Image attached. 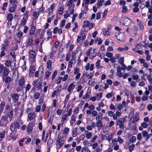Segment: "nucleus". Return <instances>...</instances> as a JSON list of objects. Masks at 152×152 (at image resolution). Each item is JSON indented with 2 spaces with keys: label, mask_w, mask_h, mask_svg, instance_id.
I'll return each instance as SVG.
<instances>
[{
  "label": "nucleus",
  "mask_w": 152,
  "mask_h": 152,
  "mask_svg": "<svg viewBox=\"0 0 152 152\" xmlns=\"http://www.w3.org/2000/svg\"><path fill=\"white\" fill-rule=\"evenodd\" d=\"M122 21L123 24L126 26H129L132 23L131 20L128 18L126 17L123 18Z\"/></svg>",
  "instance_id": "1"
},
{
  "label": "nucleus",
  "mask_w": 152,
  "mask_h": 152,
  "mask_svg": "<svg viewBox=\"0 0 152 152\" xmlns=\"http://www.w3.org/2000/svg\"><path fill=\"white\" fill-rule=\"evenodd\" d=\"M138 27L135 26L131 28V31L130 32V35L134 37L137 34V31Z\"/></svg>",
  "instance_id": "2"
},
{
  "label": "nucleus",
  "mask_w": 152,
  "mask_h": 152,
  "mask_svg": "<svg viewBox=\"0 0 152 152\" xmlns=\"http://www.w3.org/2000/svg\"><path fill=\"white\" fill-rule=\"evenodd\" d=\"M33 123H30L28 125L27 128V132L28 134H30L31 132L33 127Z\"/></svg>",
  "instance_id": "3"
},
{
  "label": "nucleus",
  "mask_w": 152,
  "mask_h": 152,
  "mask_svg": "<svg viewBox=\"0 0 152 152\" xmlns=\"http://www.w3.org/2000/svg\"><path fill=\"white\" fill-rule=\"evenodd\" d=\"M57 142L58 143L59 145L60 146L59 148H61L63 145L64 141V139L63 137L62 138H57Z\"/></svg>",
  "instance_id": "4"
},
{
  "label": "nucleus",
  "mask_w": 152,
  "mask_h": 152,
  "mask_svg": "<svg viewBox=\"0 0 152 152\" xmlns=\"http://www.w3.org/2000/svg\"><path fill=\"white\" fill-rule=\"evenodd\" d=\"M121 42H124L125 39V36L124 34H119L118 38H117Z\"/></svg>",
  "instance_id": "5"
},
{
  "label": "nucleus",
  "mask_w": 152,
  "mask_h": 152,
  "mask_svg": "<svg viewBox=\"0 0 152 152\" xmlns=\"http://www.w3.org/2000/svg\"><path fill=\"white\" fill-rule=\"evenodd\" d=\"M5 69H4L3 72V78L4 79V76H7L8 75V74L10 72V71L9 70V69L6 68L5 67Z\"/></svg>",
  "instance_id": "6"
},
{
  "label": "nucleus",
  "mask_w": 152,
  "mask_h": 152,
  "mask_svg": "<svg viewBox=\"0 0 152 152\" xmlns=\"http://www.w3.org/2000/svg\"><path fill=\"white\" fill-rule=\"evenodd\" d=\"M125 118L124 117L120 118L116 122V125H118L119 124H123L125 121Z\"/></svg>",
  "instance_id": "7"
},
{
  "label": "nucleus",
  "mask_w": 152,
  "mask_h": 152,
  "mask_svg": "<svg viewBox=\"0 0 152 152\" xmlns=\"http://www.w3.org/2000/svg\"><path fill=\"white\" fill-rule=\"evenodd\" d=\"M29 53L30 54V57L31 58L34 59L35 58L36 55V53L33 50H31L30 52Z\"/></svg>",
  "instance_id": "8"
},
{
  "label": "nucleus",
  "mask_w": 152,
  "mask_h": 152,
  "mask_svg": "<svg viewBox=\"0 0 152 152\" xmlns=\"http://www.w3.org/2000/svg\"><path fill=\"white\" fill-rule=\"evenodd\" d=\"M96 125L98 127H102V123L100 119H98V121L96 123Z\"/></svg>",
  "instance_id": "9"
},
{
  "label": "nucleus",
  "mask_w": 152,
  "mask_h": 152,
  "mask_svg": "<svg viewBox=\"0 0 152 152\" xmlns=\"http://www.w3.org/2000/svg\"><path fill=\"white\" fill-rule=\"evenodd\" d=\"M19 95L17 94H14L12 96V97L13 99L15 101L18 100L19 98Z\"/></svg>",
  "instance_id": "10"
},
{
  "label": "nucleus",
  "mask_w": 152,
  "mask_h": 152,
  "mask_svg": "<svg viewBox=\"0 0 152 152\" xmlns=\"http://www.w3.org/2000/svg\"><path fill=\"white\" fill-rule=\"evenodd\" d=\"M25 80L23 78H21L19 80L18 84L20 86H22L25 83Z\"/></svg>",
  "instance_id": "11"
},
{
  "label": "nucleus",
  "mask_w": 152,
  "mask_h": 152,
  "mask_svg": "<svg viewBox=\"0 0 152 152\" xmlns=\"http://www.w3.org/2000/svg\"><path fill=\"white\" fill-rule=\"evenodd\" d=\"M12 18L13 15L11 13H10L8 14L7 17V19L9 21H11L12 20Z\"/></svg>",
  "instance_id": "12"
},
{
  "label": "nucleus",
  "mask_w": 152,
  "mask_h": 152,
  "mask_svg": "<svg viewBox=\"0 0 152 152\" xmlns=\"http://www.w3.org/2000/svg\"><path fill=\"white\" fill-rule=\"evenodd\" d=\"M4 81L6 84H9L10 82L12 81V79L10 77H7L4 80Z\"/></svg>",
  "instance_id": "13"
},
{
  "label": "nucleus",
  "mask_w": 152,
  "mask_h": 152,
  "mask_svg": "<svg viewBox=\"0 0 152 152\" xmlns=\"http://www.w3.org/2000/svg\"><path fill=\"white\" fill-rule=\"evenodd\" d=\"M74 86H73V83L70 84L69 86L67 91L68 92L70 91L72 89H74Z\"/></svg>",
  "instance_id": "14"
},
{
  "label": "nucleus",
  "mask_w": 152,
  "mask_h": 152,
  "mask_svg": "<svg viewBox=\"0 0 152 152\" xmlns=\"http://www.w3.org/2000/svg\"><path fill=\"white\" fill-rule=\"evenodd\" d=\"M100 60H98L96 63V66L97 69H99L102 68V66L100 65Z\"/></svg>",
  "instance_id": "15"
},
{
  "label": "nucleus",
  "mask_w": 152,
  "mask_h": 152,
  "mask_svg": "<svg viewBox=\"0 0 152 152\" xmlns=\"http://www.w3.org/2000/svg\"><path fill=\"white\" fill-rule=\"evenodd\" d=\"M137 117H136V115H134V116L133 117L132 116L131 117V118H133V121H132L131 122V123H134L135 122L139 120V118H137Z\"/></svg>",
  "instance_id": "16"
},
{
  "label": "nucleus",
  "mask_w": 152,
  "mask_h": 152,
  "mask_svg": "<svg viewBox=\"0 0 152 152\" xmlns=\"http://www.w3.org/2000/svg\"><path fill=\"white\" fill-rule=\"evenodd\" d=\"M12 125H13L14 126H15V128H17L18 129H20L19 127V124L18 122H15L14 123H13L12 124Z\"/></svg>",
  "instance_id": "17"
},
{
  "label": "nucleus",
  "mask_w": 152,
  "mask_h": 152,
  "mask_svg": "<svg viewBox=\"0 0 152 152\" xmlns=\"http://www.w3.org/2000/svg\"><path fill=\"white\" fill-rule=\"evenodd\" d=\"M90 23L89 21L87 20L86 21H84V23L83 26V27L84 26H86V27H90L89 25L90 24Z\"/></svg>",
  "instance_id": "18"
},
{
  "label": "nucleus",
  "mask_w": 152,
  "mask_h": 152,
  "mask_svg": "<svg viewBox=\"0 0 152 152\" xmlns=\"http://www.w3.org/2000/svg\"><path fill=\"white\" fill-rule=\"evenodd\" d=\"M35 28H36L35 26H33L32 27H31V30L30 31V34L33 35L34 34Z\"/></svg>",
  "instance_id": "19"
},
{
  "label": "nucleus",
  "mask_w": 152,
  "mask_h": 152,
  "mask_svg": "<svg viewBox=\"0 0 152 152\" xmlns=\"http://www.w3.org/2000/svg\"><path fill=\"white\" fill-rule=\"evenodd\" d=\"M47 64V67L48 68H50L51 67L52 62L50 60L48 61Z\"/></svg>",
  "instance_id": "20"
},
{
  "label": "nucleus",
  "mask_w": 152,
  "mask_h": 152,
  "mask_svg": "<svg viewBox=\"0 0 152 152\" xmlns=\"http://www.w3.org/2000/svg\"><path fill=\"white\" fill-rule=\"evenodd\" d=\"M35 71V69H33V66H30L29 70L30 73L31 74H33L34 73Z\"/></svg>",
  "instance_id": "21"
},
{
  "label": "nucleus",
  "mask_w": 152,
  "mask_h": 152,
  "mask_svg": "<svg viewBox=\"0 0 152 152\" xmlns=\"http://www.w3.org/2000/svg\"><path fill=\"white\" fill-rule=\"evenodd\" d=\"M105 139L107 140L109 142H110L112 137H110L108 134H106L105 135Z\"/></svg>",
  "instance_id": "22"
},
{
  "label": "nucleus",
  "mask_w": 152,
  "mask_h": 152,
  "mask_svg": "<svg viewBox=\"0 0 152 152\" xmlns=\"http://www.w3.org/2000/svg\"><path fill=\"white\" fill-rule=\"evenodd\" d=\"M136 140V137L134 136H132V137L129 140V142H133L135 141Z\"/></svg>",
  "instance_id": "23"
},
{
  "label": "nucleus",
  "mask_w": 152,
  "mask_h": 152,
  "mask_svg": "<svg viewBox=\"0 0 152 152\" xmlns=\"http://www.w3.org/2000/svg\"><path fill=\"white\" fill-rule=\"evenodd\" d=\"M13 111L12 110H11L10 112H9V113L8 114V116L10 118H12L13 116Z\"/></svg>",
  "instance_id": "24"
},
{
  "label": "nucleus",
  "mask_w": 152,
  "mask_h": 152,
  "mask_svg": "<svg viewBox=\"0 0 152 152\" xmlns=\"http://www.w3.org/2000/svg\"><path fill=\"white\" fill-rule=\"evenodd\" d=\"M127 11V9L126 8V7L124 5L122 7V12L123 13H124L126 12Z\"/></svg>",
  "instance_id": "25"
},
{
  "label": "nucleus",
  "mask_w": 152,
  "mask_h": 152,
  "mask_svg": "<svg viewBox=\"0 0 152 152\" xmlns=\"http://www.w3.org/2000/svg\"><path fill=\"white\" fill-rule=\"evenodd\" d=\"M82 152H90V151L86 147L83 148L81 151Z\"/></svg>",
  "instance_id": "26"
},
{
  "label": "nucleus",
  "mask_w": 152,
  "mask_h": 152,
  "mask_svg": "<svg viewBox=\"0 0 152 152\" xmlns=\"http://www.w3.org/2000/svg\"><path fill=\"white\" fill-rule=\"evenodd\" d=\"M141 126L144 128H146L148 126V124L146 122H143L141 124Z\"/></svg>",
  "instance_id": "27"
},
{
  "label": "nucleus",
  "mask_w": 152,
  "mask_h": 152,
  "mask_svg": "<svg viewBox=\"0 0 152 152\" xmlns=\"http://www.w3.org/2000/svg\"><path fill=\"white\" fill-rule=\"evenodd\" d=\"M34 114L30 113L28 115V118L29 120H32L34 118Z\"/></svg>",
  "instance_id": "28"
},
{
  "label": "nucleus",
  "mask_w": 152,
  "mask_h": 152,
  "mask_svg": "<svg viewBox=\"0 0 152 152\" xmlns=\"http://www.w3.org/2000/svg\"><path fill=\"white\" fill-rule=\"evenodd\" d=\"M57 71L56 70L54 72L52 76V80H53L55 78L56 75H57Z\"/></svg>",
  "instance_id": "29"
},
{
  "label": "nucleus",
  "mask_w": 152,
  "mask_h": 152,
  "mask_svg": "<svg viewBox=\"0 0 152 152\" xmlns=\"http://www.w3.org/2000/svg\"><path fill=\"white\" fill-rule=\"evenodd\" d=\"M97 53L96 52L95 53H91V54H93V55H91L90 56V58L91 59H92L95 57L97 55Z\"/></svg>",
  "instance_id": "30"
},
{
  "label": "nucleus",
  "mask_w": 152,
  "mask_h": 152,
  "mask_svg": "<svg viewBox=\"0 0 152 152\" xmlns=\"http://www.w3.org/2000/svg\"><path fill=\"white\" fill-rule=\"evenodd\" d=\"M86 137L87 139H89L92 136V133L91 132H89L86 134Z\"/></svg>",
  "instance_id": "31"
},
{
  "label": "nucleus",
  "mask_w": 152,
  "mask_h": 152,
  "mask_svg": "<svg viewBox=\"0 0 152 152\" xmlns=\"http://www.w3.org/2000/svg\"><path fill=\"white\" fill-rule=\"evenodd\" d=\"M47 34H48V37L47 38V39L48 40L50 38H51L52 33L49 31H47Z\"/></svg>",
  "instance_id": "32"
},
{
  "label": "nucleus",
  "mask_w": 152,
  "mask_h": 152,
  "mask_svg": "<svg viewBox=\"0 0 152 152\" xmlns=\"http://www.w3.org/2000/svg\"><path fill=\"white\" fill-rule=\"evenodd\" d=\"M92 50V48H91L88 49V51L86 53V55L87 56H89L90 55L91 51Z\"/></svg>",
  "instance_id": "33"
},
{
  "label": "nucleus",
  "mask_w": 152,
  "mask_h": 152,
  "mask_svg": "<svg viewBox=\"0 0 152 152\" xmlns=\"http://www.w3.org/2000/svg\"><path fill=\"white\" fill-rule=\"evenodd\" d=\"M26 61H24V64L21 66V68L23 71H25L26 70Z\"/></svg>",
  "instance_id": "34"
},
{
  "label": "nucleus",
  "mask_w": 152,
  "mask_h": 152,
  "mask_svg": "<svg viewBox=\"0 0 152 152\" xmlns=\"http://www.w3.org/2000/svg\"><path fill=\"white\" fill-rule=\"evenodd\" d=\"M27 20L25 18H23V19L21 20V24L23 25H25L26 24Z\"/></svg>",
  "instance_id": "35"
},
{
  "label": "nucleus",
  "mask_w": 152,
  "mask_h": 152,
  "mask_svg": "<svg viewBox=\"0 0 152 152\" xmlns=\"http://www.w3.org/2000/svg\"><path fill=\"white\" fill-rule=\"evenodd\" d=\"M124 58H123L121 57L119 58L118 62L121 64H124Z\"/></svg>",
  "instance_id": "36"
},
{
  "label": "nucleus",
  "mask_w": 152,
  "mask_h": 152,
  "mask_svg": "<svg viewBox=\"0 0 152 152\" xmlns=\"http://www.w3.org/2000/svg\"><path fill=\"white\" fill-rule=\"evenodd\" d=\"M8 3L7 2H5L3 3V6L2 8V9L4 11H5L6 10V8H5V7H7V5Z\"/></svg>",
  "instance_id": "37"
},
{
  "label": "nucleus",
  "mask_w": 152,
  "mask_h": 152,
  "mask_svg": "<svg viewBox=\"0 0 152 152\" xmlns=\"http://www.w3.org/2000/svg\"><path fill=\"white\" fill-rule=\"evenodd\" d=\"M65 22L66 20H65L64 19L62 20L61 23V24L60 25V26L61 28H62L64 26Z\"/></svg>",
  "instance_id": "38"
},
{
  "label": "nucleus",
  "mask_w": 152,
  "mask_h": 152,
  "mask_svg": "<svg viewBox=\"0 0 152 152\" xmlns=\"http://www.w3.org/2000/svg\"><path fill=\"white\" fill-rule=\"evenodd\" d=\"M40 96V94L39 92H36L34 95L35 98L38 99Z\"/></svg>",
  "instance_id": "39"
},
{
  "label": "nucleus",
  "mask_w": 152,
  "mask_h": 152,
  "mask_svg": "<svg viewBox=\"0 0 152 152\" xmlns=\"http://www.w3.org/2000/svg\"><path fill=\"white\" fill-rule=\"evenodd\" d=\"M51 74V72H49L48 70L45 73V76L47 77H49Z\"/></svg>",
  "instance_id": "40"
},
{
  "label": "nucleus",
  "mask_w": 152,
  "mask_h": 152,
  "mask_svg": "<svg viewBox=\"0 0 152 152\" xmlns=\"http://www.w3.org/2000/svg\"><path fill=\"white\" fill-rule=\"evenodd\" d=\"M134 146L135 145L134 144H132V145L129 146V149L130 152H132L133 151L134 148Z\"/></svg>",
  "instance_id": "41"
},
{
  "label": "nucleus",
  "mask_w": 152,
  "mask_h": 152,
  "mask_svg": "<svg viewBox=\"0 0 152 152\" xmlns=\"http://www.w3.org/2000/svg\"><path fill=\"white\" fill-rule=\"evenodd\" d=\"M6 63L5 64V65L7 67H8L10 66V65L11 64V62L10 61H6Z\"/></svg>",
  "instance_id": "42"
},
{
  "label": "nucleus",
  "mask_w": 152,
  "mask_h": 152,
  "mask_svg": "<svg viewBox=\"0 0 152 152\" xmlns=\"http://www.w3.org/2000/svg\"><path fill=\"white\" fill-rule=\"evenodd\" d=\"M123 105L122 104H119L117 107L118 110L120 111L121 110H122L123 107Z\"/></svg>",
  "instance_id": "43"
},
{
  "label": "nucleus",
  "mask_w": 152,
  "mask_h": 152,
  "mask_svg": "<svg viewBox=\"0 0 152 152\" xmlns=\"http://www.w3.org/2000/svg\"><path fill=\"white\" fill-rule=\"evenodd\" d=\"M106 55L107 57L109 58H110V57H111L112 56L113 54L111 53H110L109 52H107L106 53Z\"/></svg>",
  "instance_id": "44"
},
{
  "label": "nucleus",
  "mask_w": 152,
  "mask_h": 152,
  "mask_svg": "<svg viewBox=\"0 0 152 152\" xmlns=\"http://www.w3.org/2000/svg\"><path fill=\"white\" fill-rule=\"evenodd\" d=\"M142 136L143 137H146L148 134L147 132L146 131H142Z\"/></svg>",
  "instance_id": "45"
},
{
  "label": "nucleus",
  "mask_w": 152,
  "mask_h": 152,
  "mask_svg": "<svg viewBox=\"0 0 152 152\" xmlns=\"http://www.w3.org/2000/svg\"><path fill=\"white\" fill-rule=\"evenodd\" d=\"M136 83L134 81H132L130 83L131 86L133 88H135L136 87Z\"/></svg>",
  "instance_id": "46"
},
{
  "label": "nucleus",
  "mask_w": 152,
  "mask_h": 152,
  "mask_svg": "<svg viewBox=\"0 0 152 152\" xmlns=\"http://www.w3.org/2000/svg\"><path fill=\"white\" fill-rule=\"evenodd\" d=\"M142 138L141 134L140 133H138L137 135V139L138 140H140Z\"/></svg>",
  "instance_id": "47"
},
{
  "label": "nucleus",
  "mask_w": 152,
  "mask_h": 152,
  "mask_svg": "<svg viewBox=\"0 0 152 152\" xmlns=\"http://www.w3.org/2000/svg\"><path fill=\"white\" fill-rule=\"evenodd\" d=\"M77 14H74L72 16V22L73 23L75 20V18L76 17H77Z\"/></svg>",
  "instance_id": "48"
},
{
  "label": "nucleus",
  "mask_w": 152,
  "mask_h": 152,
  "mask_svg": "<svg viewBox=\"0 0 152 152\" xmlns=\"http://www.w3.org/2000/svg\"><path fill=\"white\" fill-rule=\"evenodd\" d=\"M103 34L104 35H107L109 34V31L108 30H105V28L103 29Z\"/></svg>",
  "instance_id": "49"
},
{
  "label": "nucleus",
  "mask_w": 152,
  "mask_h": 152,
  "mask_svg": "<svg viewBox=\"0 0 152 152\" xmlns=\"http://www.w3.org/2000/svg\"><path fill=\"white\" fill-rule=\"evenodd\" d=\"M69 131V129L68 128L66 127L65 128L63 131L64 132V134H65L67 133Z\"/></svg>",
  "instance_id": "50"
},
{
  "label": "nucleus",
  "mask_w": 152,
  "mask_h": 152,
  "mask_svg": "<svg viewBox=\"0 0 152 152\" xmlns=\"http://www.w3.org/2000/svg\"><path fill=\"white\" fill-rule=\"evenodd\" d=\"M101 13L100 12H98L96 14V19L97 20L99 19L101 17Z\"/></svg>",
  "instance_id": "51"
},
{
  "label": "nucleus",
  "mask_w": 152,
  "mask_h": 152,
  "mask_svg": "<svg viewBox=\"0 0 152 152\" xmlns=\"http://www.w3.org/2000/svg\"><path fill=\"white\" fill-rule=\"evenodd\" d=\"M139 10V9L137 7H134L133 9V12H138Z\"/></svg>",
  "instance_id": "52"
},
{
  "label": "nucleus",
  "mask_w": 152,
  "mask_h": 152,
  "mask_svg": "<svg viewBox=\"0 0 152 152\" xmlns=\"http://www.w3.org/2000/svg\"><path fill=\"white\" fill-rule=\"evenodd\" d=\"M33 42V40L31 39H29L28 41L27 42L29 45H32L31 43Z\"/></svg>",
  "instance_id": "53"
},
{
  "label": "nucleus",
  "mask_w": 152,
  "mask_h": 152,
  "mask_svg": "<svg viewBox=\"0 0 152 152\" xmlns=\"http://www.w3.org/2000/svg\"><path fill=\"white\" fill-rule=\"evenodd\" d=\"M152 136V134L151 133L150 134H148L147 135L146 137V138L145 139V140L147 141L148 139L150 137Z\"/></svg>",
  "instance_id": "54"
},
{
  "label": "nucleus",
  "mask_w": 152,
  "mask_h": 152,
  "mask_svg": "<svg viewBox=\"0 0 152 152\" xmlns=\"http://www.w3.org/2000/svg\"><path fill=\"white\" fill-rule=\"evenodd\" d=\"M70 53H69L67 54L66 58V61H68L69 60L70 58Z\"/></svg>",
  "instance_id": "55"
},
{
  "label": "nucleus",
  "mask_w": 152,
  "mask_h": 152,
  "mask_svg": "<svg viewBox=\"0 0 152 152\" xmlns=\"http://www.w3.org/2000/svg\"><path fill=\"white\" fill-rule=\"evenodd\" d=\"M88 108L91 110H93L94 109L95 107L94 105H91L88 107Z\"/></svg>",
  "instance_id": "56"
},
{
  "label": "nucleus",
  "mask_w": 152,
  "mask_h": 152,
  "mask_svg": "<svg viewBox=\"0 0 152 152\" xmlns=\"http://www.w3.org/2000/svg\"><path fill=\"white\" fill-rule=\"evenodd\" d=\"M62 79H63L62 77H58V81H57L56 83L58 84H59L60 83L61 81V80Z\"/></svg>",
  "instance_id": "57"
},
{
  "label": "nucleus",
  "mask_w": 152,
  "mask_h": 152,
  "mask_svg": "<svg viewBox=\"0 0 152 152\" xmlns=\"http://www.w3.org/2000/svg\"><path fill=\"white\" fill-rule=\"evenodd\" d=\"M116 75L118 77H121L123 76L122 73L120 72H119L118 73V72H117Z\"/></svg>",
  "instance_id": "58"
},
{
  "label": "nucleus",
  "mask_w": 152,
  "mask_h": 152,
  "mask_svg": "<svg viewBox=\"0 0 152 152\" xmlns=\"http://www.w3.org/2000/svg\"><path fill=\"white\" fill-rule=\"evenodd\" d=\"M93 76V74L92 73H91L89 74L88 75H86V77H87L88 78L90 79Z\"/></svg>",
  "instance_id": "59"
},
{
  "label": "nucleus",
  "mask_w": 152,
  "mask_h": 152,
  "mask_svg": "<svg viewBox=\"0 0 152 152\" xmlns=\"http://www.w3.org/2000/svg\"><path fill=\"white\" fill-rule=\"evenodd\" d=\"M147 108L149 110H151L152 109V104H148L147 106Z\"/></svg>",
  "instance_id": "60"
},
{
  "label": "nucleus",
  "mask_w": 152,
  "mask_h": 152,
  "mask_svg": "<svg viewBox=\"0 0 152 152\" xmlns=\"http://www.w3.org/2000/svg\"><path fill=\"white\" fill-rule=\"evenodd\" d=\"M94 81L92 79L90 80L88 82V84L90 86H91L94 84Z\"/></svg>",
  "instance_id": "61"
},
{
  "label": "nucleus",
  "mask_w": 152,
  "mask_h": 152,
  "mask_svg": "<svg viewBox=\"0 0 152 152\" xmlns=\"http://www.w3.org/2000/svg\"><path fill=\"white\" fill-rule=\"evenodd\" d=\"M117 140H118V141L120 143H122L124 141L122 139H121L120 137H118Z\"/></svg>",
  "instance_id": "62"
},
{
  "label": "nucleus",
  "mask_w": 152,
  "mask_h": 152,
  "mask_svg": "<svg viewBox=\"0 0 152 152\" xmlns=\"http://www.w3.org/2000/svg\"><path fill=\"white\" fill-rule=\"evenodd\" d=\"M67 116L66 114H65L63 116L62 118V121L64 122L66 119Z\"/></svg>",
  "instance_id": "63"
},
{
  "label": "nucleus",
  "mask_w": 152,
  "mask_h": 152,
  "mask_svg": "<svg viewBox=\"0 0 152 152\" xmlns=\"http://www.w3.org/2000/svg\"><path fill=\"white\" fill-rule=\"evenodd\" d=\"M40 110V106L39 105H37L36 108V111L37 112H39Z\"/></svg>",
  "instance_id": "64"
}]
</instances>
